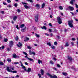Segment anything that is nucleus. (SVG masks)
Segmentation results:
<instances>
[{
	"label": "nucleus",
	"instance_id": "1",
	"mask_svg": "<svg viewBox=\"0 0 78 78\" xmlns=\"http://www.w3.org/2000/svg\"><path fill=\"white\" fill-rule=\"evenodd\" d=\"M73 22V20H72L69 21H68V24L69 25V27H70L71 28H72L73 27V24H72Z\"/></svg>",
	"mask_w": 78,
	"mask_h": 78
},
{
	"label": "nucleus",
	"instance_id": "2",
	"mask_svg": "<svg viewBox=\"0 0 78 78\" xmlns=\"http://www.w3.org/2000/svg\"><path fill=\"white\" fill-rule=\"evenodd\" d=\"M6 70L9 72H12L13 73H17L16 71H12L11 69H9V67H7Z\"/></svg>",
	"mask_w": 78,
	"mask_h": 78
},
{
	"label": "nucleus",
	"instance_id": "3",
	"mask_svg": "<svg viewBox=\"0 0 78 78\" xmlns=\"http://www.w3.org/2000/svg\"><path fill=\"white\" fill-rule=\"evenodd\" d=\"M46 74L47 75H48L49 76H50L51 78H58L57 76L55 75H54V76H53L48 73H47Z\"/></svg>",
	"mask_w": 78,
	"mask_h": 78
},
{
	"label": "nucleus",
	"instance_id": "4",
	"mask_svg": "<svg viewBox=\"0 0 78 78\" xmlns=\"http://www.w3.org/2000/svg\"><path fill=\"white\" fill-rule=\"evenodd\" d=\"M22 4L24 5V7H25L26 9H28V8H30V7L28 6L27 5V3H23V2H22Z\"/></svg>",
	"mask_w": 78,
	"mask_h": 78
},
{
	"label": "nucleus",
	"instance_id": "5",
	"mask_svg": "<svg viewBox=\"0 0 78 78\" xmlns=\"http://www.w3.org/2000/svg\"><path fill=\"white\" fill-rule=\"evenodd\" d=\"M57 20L58 23L59 24H61V23H62V20H61V17H57Z\"/></svg>",
	"mask_w": 78,
	"mask_h": 78
},
{
	"label": "nucleus",
	"instance_id": "6",
	"mask_svg": "<svg viewBox=\"0 0 78 78\" xmlns=\"http://www.w3.org/2000/svg\"><path fill=\"white\" fill-rule=\"evenodd\" d=\"M25 58H27L28 60H29V61H32V62H34V61L33 59L31 58H28V56H25Z\"/></svg>",
	"mask_w": 78,
	"mask_h": 78
},
{
	"label": "nucleus",
	"instance_id": "7",
	"mask_svg": "<svg viewBox=\"0 0 78 78\" xmlns=\"http://www.w3.org/2000/svg\"><path fill=\"white\" fill-rule=\"evenodd\" d=\"M13 58H19V56L15 54H13Z\"/></svg>",
	"mask_w": 78,
	"mask_h": 78
},
{
	"label": "nucleus",
	"instance_id": "8",
	"mask_svg": "<svg viewBox=\"0 0 78 78\" xmlns=\"http://www.w3.org/2000/svg\"><path fill=\"white\" fill-rule=\"evenodd\" d=\"M35 20L36 22H38V16L37 15L36 16L35 18Z\"/></svg>",
	"mask_w": 78,
	"mask_h": 78
},
{
	"label": "nucleus",
	"instance_id": "9",
	"mask_svg": "<svg viewBox=\"0 0 78 78\" xmlns=\"http://www.w3.org/2000/svg\"><path fill=\"white\" fill-rule=\"evenodd\" d=\"M35 7H36L37 9H39V8H40V5L39 4H37L35 5Z\"/></svg>",
	"mask_w": 78,
	"mask_h": 78
},
{
	"label": "nucleus",
	"instance_id": "10",
	"mask_svg": "<svg viewBox=\"0 0 78 78\" xmlns=\"http://www.w3.org/2000/svg\"><path fill=\"white\" fill-rule=\"evenodd\" d=\"M68 8L71 11H73V10H74V8L73 7L69 6V7Z\"/></svg>",
	"mask_w": 78,
	"mask_h": 78
},
{
	"label": "nucleus",
	"instance_id": "11",
	"mask_svg": "<svg viewBox=\"0 0 78 78\" xmlns=\"http://www.w3.org/2000/svg\"><path fill=\"white\" fill-rule=\"evenodd\" d=\"M14 43V42L12 41H11L9 42V44H10V47H11L12 45H13V44Z\"/></svg>",
	"mask_w": 78,
	"mask_h": 78
},
{
	"label": "nucleus",
	"instance_id": "12",
	"mask_svg": "<svg viewBox=\"0 0 78 78\" xmlns=\"http://www.w3.org/2000/svg\"><path fill=\"white\" fill-rule=\"evenodd\" d=\"M41 28L43 30H47V27H46V26H43V27H41Z\"/></svg>",
	"mask_w": 78,
	"mask_h": 78
},
{
	"label": "nucleus",
	"instance_id": "13",
	"mask_svg": "<svg viewBox=\"0 0 78 78\" xmlns=\"http://www.w3.org/2000/svg\"><path fill=\"white\" fill-rule=\"evenodd\" d=\"M41 73L42 75H44V71L42 69H41Z\"/></svg>",
	"mask_w": 78,
	"mask_h": 78
},
{
	"label": "nucleus",
	"instance_id": "14",
	"mask_svg": "<svg viewBox=\"0 0 78 78\" xmlns=\"http://www.w3.org/2000/svg\"><path fill=\"white\" fill-rule=\"evenodd\" d=\"M17 16H14L13 18L14 21H16V20L17 19Z\"/></svg>",
	"mask_w": 78,
	"mask_h": 78
},
{
	"label": "nucleus",
	"instance_id": "15",
	"mask_svg": "<svg viewBox=\"0 0 78 78\" xmlns=\"http://www.w3.org/2000/svg\"><path fill=\"white\" fill-rule=\"evenodd\" d=\"M29 40V38L27 37H26V39L24 40V42H27Z\"/></svg>",
	"mask_w": 78,
	"mask_h": 78
},
{
	"label": "nucleus",
	"instance_id": "16",
	"mask_svg": "<svg viewBox=\"0 0 78 78\" xmlns=\"http://www.w3.org/2000/svg\"><path fill=\"white\" fill-rule=\"evenodd\" d=\"M75 0H72L70 2V3L71 5H73V2H75Z\"/></svg>",
	"mask_w": 78,
	"mask_h": 78
},
{
	"label": "nucleus",
	"instance_id": "17",
	"mask_svg": "<svg viewBox=\"0 0 78 78\" xmlns=\"http://www.w3.org/2000/svg\"><path fill=\"white\" fill-rule=\"evenodd\" d=\"M27 71L28 72H30V71H31V68H28Z\"/></svg>",
	"mask_w": 78,
	"mask_h": 78
},
{
	"label": "nucleus",
	"instance_id": "18",
	"mask_svg": "<svg viewBox=\"0 0 78 78\" xmlns=\"http://www.w3.org/2000/svg\"><path fill=\"white\" fill-rule=\"evenodd\" d=\"M38 62L39 64H42V61L41 60H38Z\"/></svg>",
	"mask_w": 78,
	"mask_h": 78
},
{
	"label": "nucleus",
	"instance_id": "19",
	"mask_svg": "<svg viewBox=\"0 0 78 78\" xmlns=\"http://www.w3.org/2000/svg\"><path fill=\"white\" fill-rule=\"evenodd\" d=\"M51 47L52 49H53V50H55V49L56 48V47H55V46L54 45H52L51 46Z\"/></svg>",
	"mask_w": 78,
	"mask_h": 78
},
{
	"label": "nucleus",
	"instance_id": "20",
	"mask_svg": "<svg viewBox=\"0 0 78 78\" xmlns=\"http://www.w3.org/2000/svg\"><path fill=\"white\" fill-rule=\"evenodd\" d=\"M69 43H68V42H67L65 44V46L68 47V46H69Z\"/></svg>",
	"mask_w": 78,
	"mask_h": 78
},
{
	"label": "nucleus",
	"instance_id": "21",
	"mask_svg": "<svg viewBox=\"0 0 78 78\" xmlns=\"http://www.w3.org/2000/svg\"><path fill=\"white\" fill-rule=\"evenodd\" d=\"M35 36H36L37 37H38V38L40 37V35L39 34H37L36 33L35 34Z\"/></svg>",
	"mask_w": 78,
	"mask_h": 78
},
{
	"label": "nucleus",
	"instance_id": "22",
	"mask_svg": "<svg viewBox=\"0 0 78 78\" xmlns=\"http://www.w3.org/2000/svg\"><path fill=\"white\" fill-rule=\"evenodd\" d=\"M68 59L70 60H72V57H70L69 56H68Z\"/></svg>",
	"mask_w": 78,
	"mask_h": 78
},
{
	"label": "nucleus",
	"instance_id": "23",
	"mask_svg": "<svg viewBox=\"0 0 78 78\" xmlns=\"http://www.w3.org/2000/svg\"><path fill=\"white\" fill-rule=\"evenodd\" d=\"M20 63L21 64V66L22 67V68L23 67H24L25 66H23V64L22 63V62L20 61Z\"/></svg>",
	"mask_w": 78,
	"mask_h": 78
},
{
	"label": "nucleus",
	"instance_id": "24",
	"mask_svg": "<svg viewBox=\"0 0 78 78\" xmlns=\"http://www.w3.org/2000/svg\"><path fill=\"white\" fill-rule=\"evenodd\" d=\"M59 8L60 10H62V9H63V7H62V6H59Z\"/></svg>",
	"mask_w": 78,
	"mask_h": 78
},
{
	"label": "nucleus",
	"instance_id": "25",
	"mask_svg": "<svg viewBox=\"0 0 78 78\" xmlns=\"http://www.w3.org/2000/svg\"><path fill=\"white\" fill-rule=\"evenodd\" d=\"M44 6H45V3H43V4H42L41 5L42 8H44Z\"/></svg>",
	"mask_w": 78,
	"mask_h": 78
},
{
	"label": "nucleus",
	"instance_id": "26",
	"mask_svg": "<svg viewBox=\"0 0 78 78\" xmlns=\"http://www.w3.org/2000/svg\"><path fill=\"white\" fill-rule=\"evenodd\" d=\"M62 74L63 75L65 76H66V75H67V73H63Z\"/></svg>",
	"mask_w": 78,
	"mask_h": 78
},
{
	"label": "nucleus",
	"instance_id": "27",
	"mask_svg": "<svg viewBox=\"0 0 78 78\" xmlns=\"http://www.w3.org/2000/svg\"><path fill=\"white\" fill-rule=\"evenodd\" d=\"M25 29H26V27H24V28L22 29L21 30V31H22V32H23V31H25Z\"/></svg>",
	"mask_w": 78,
	"mask_h": 78
},
{
	"label": "nucleus",
	"instance_id": "28",
	"mask_svg": "<svg viewBox=\"0 0 78 78\" xmlns=\"http://www.w3.org/2000/svg\"><path fill=\"white\" fill-rule=\"evenodd\" d=\"M25 27V25L24 24H22L20 26V28H23V27Z\"/></svg>",
	"mask_w": 78,
	"mask_h": 78
},
{
	"label": "nucleus",
	"instance_id": "29",
	"mask_svg": "<svg viewBox=\"0 0 78 78\" xmlns=\"http://www.w3.org/2000/svg\"><path fill=\"white\" fill-rule=\"evenodd\" d=\"M7 60L8 62H11V60L10 58H8L7 59Z\"/></svg>",
	"mask_w": 78,
	"mask_h": 78
},
{
	"label": "nucleus",
	"instance_id": "30",
	"mask_svg": "<svg viewBox=\"0 0 78 78\" xmlns=\"http://www.w3.org/2000/svg\"><path fill=\"white\" fill-rule=\"evenodd\" d=\"M54 44L55 45H58V42L56 41L54 43Z\"/></svg>",
	"mask_w": 78,
	"mask_h": 78
},
{
	"label": "nucleus",
	"instance_id": "31",
	"mask_svg": "<svg viewBox=\"0 0 78 78\" xmlns=\"http://www.w3.org/2000/svg\"><path fill=\"white\" fill-rule=\"evenodd\" d=\"M22 68H23V69L25 71H27V69H26V67H25V66H24V67H23Z\"/></svg>",
	"mask_w": 78,
	"mask_h": 78
},
{
	"label": "nucleus",
	"instance_id": "32",
	"mask_svg": "<svg viewBox=\"0 0 78 78\" xmlns=\"http://www.w3.org/2000/svg\"><path fill=\"white\" fill-rule=\"evenodd\" d=\"M0 65H2V66H3L4 65V63L2 62H0Z\"/></svg>",
	"mask_w": 78,
	"mask_h": 78
},
{
	"label": "nucleus",
	"instance_id": "33",
	"mask_svg": "<svg viewBox=\"0 0 78 78\" xmlns=\"http://www.w3.org/2000/svg\"><path fill=\"white\" fill-rule=\"evenodd\" d=\"M47 45H48L50 47H51V44L50 43H48L47 44Z\"/></svg>",
	"mask_w": 78,
	"mask_h": 78
},
{
	"label": "nucleus",
	"instance_id": "34",
	"mask_svg": "<svg viewBox=\"0 0 78 78\" xmlns=\"http://www.w3.org/2000/svg\"><path fill=\"white\" fill-rule=\"evenodd\" d=\"M4 41L5 42H7V41H8V39H7V38L4 39Z\"/></svg>",
	"mask_w": 78,
	"mask_h": 78
},
{
	"label": "nucleus",
	"instance_id": "35",
	"mask_svg": "<svg viewBox=\"0 0 78 78\" xmlns=\"http://www.w3.org/2000/svg\"><path fill=\"white\" fill-rule=\"evenodd\" d=\"M27 48H28V49H29V50H30L31 49V47L30 46H27Z\"/></svg>",
	"mask_w": 78,
	"mask_h": 78
},
{
	"label": "nucleus",
	"instance_id": "36",
	"mask_svg": "<svg viewBox=\"0 0 78 78\" xmlns=\"http://www.w3.org/2000/svg\"><path fill=\"white\" fill-rule=\"evenodd\" d=\"M15 39L16 41H18V39H19V38L17 36L16 37H15Z\"/></svg>",
	"mask_w": 78,
	"mask_h": 78
},
{
	"label": "nucleus",
	"instance_id": "37",
	"mask_svg": "<svg viewBox=\"0 0 78 78\" xmlns=\"http://www.w3.org/2000/svg\"><path fill=\"white\" fill-rule=\"evenodd\" d=\"M50 63L52 64H54V62L51 60L50 61Z\"/></svg>",
	"mask_w": 78,
	"mask_h": 78
},
{
	"label": "nucleus",
	"instance_id": "38",
	"mask_svg": "<svg viewBox=\"0 0 78 78\" xmlns=\"http://www.w3.org/2000/svg\"><path fill=\"white\" fill-rule=\"evenodd\" d=\"M48 31H49V32H51L52 31V29H49Z\"/></svg>",
	"mask_w": 78,
	"mask_h": 78
},
{
	"label": "nucleus",
	"instance_id": "39",
	"mask_svg": "<svg viewBox=\"0 0 78 78\" xmlns=\"http://www.w3.org/2000/svg\"><path fill=\"white\" fill-rule=\"evenodd\" d=\"M14 5L15 7H17V4L16 3L15 4H14Z\"/></svg>",
	"mask_w": 78,
	"mask_h": 78
},
{
	"label": "nucleus",
	"instance_id": "40",
	"mask_svg": "<svg viewBox=\"0 0 78 78\" xmlns=\"http://www.w3.org/2000/svg\"><path fill=\"white\" fill-rule=\"evenodd\" d=\"M23 54H24V55H26V56H27V54L26 53V52H23Z\"/></svg>",
	"mask_w": 78,
	"mask_h": 78
},
{
	"label": "nucleus",
	"instance_id": "41",
	"mask_svg": "<svg viewBox=\"0 0 78 78\" xmlns=\"http://www.w3.org/2000/svg\"><path fill=\"white\" fill-rule=\"evenodd\" d=\"M23 54H24V55H26V56H27V54L26 53V52H23Z\"/></svg>",
	"mask_w": 78,
	"mask_h": 78
},
{
	"label": "nucleus",
	"instance_id": "42",
	"mask_svg": "<svg viewBox=\"0 0 78 78\" xmlns=\"http://www.w3.org/2000/svg\"><path fill=\"white\" fill-rule=\"evenodd\" d=\"M71 14H72L73 16H75V14H74V13H73V12H70Z\"/></svg>",
	"mask_w": 78,
	"mask_h": 78
},
{
	"label": "nucleus",
	"instance_id": "43",
	"mask_svg": "<svg viewBox=\"0 0 78 78\" xmlns=\"http://www.w3.org/2000/svg\"><path fill=\"white\" fill-rule=\"evenodd\" d=\"M38 75L39 76V78H41V74H38Z\"/></svg>",
	"mask_w": 78,
	"mask_h": 78
},
{
	"label": "nucleus",
	"instance_id": "44",
	"mask_svg": "<svg viewBox=\"0 0 78 78\" xmlns=\"http://www.w3.org/2000/svg\"><path fill=\"white\" fill-rule=\"evenodd\" d=\"M19 44L20 46H22V43H20L19 42Z\"/></svg>",
	"mask_w": 78,
	"mask_h": 78
},
{
	"label": "nucleus",
	"instance_id": "45",
	"mask_svg": "<svg viewBox=\"0 0 78 78\" xmlns=\"http://www.w3.org/2000/svg\"><path fill=\"white\" fill-rule=\"evenodd\" d=\"M7 2L8 3H11V1H10V0H7Z\"/></svg>",
	"mask_w": 78,
	"mask_h": 78
},
{
	"label": "nucleus",
	"instance_id": "46",
	"mask_svg": "<svg viewBox=\"0 0 78 78\" xmlns=\"http://www.w3.org/2000/svg\"><path fill=\"white\" fill-rule=\"evenodd\" d=\"M76 39L74 38H72V40L73 41H75Z\"/></svg>",
	"mask_w": 78,
	"mask_h": 78
},
{
	"label": "nucleus",
	"instance_id": "47",
	"mask_svg": "<svg viewBox=\"0 0 78 78\" xmlns=\"http://www.w3.org/2000/svg\"><path fill=\"white\" fill-rule=\"evenodd\" d=\"M4 11H2L1 12V14H4Z\"/></svg>",
	"mask_w": 78,
	"mask_h": 78
},
{
	"label": "nucleus",
	"instance_id": "48",
	"mask_svg": "<svg viewBox=\"0 0 78 78\" xmlns=\"http://www.w3.org/2000/svg\"><path fill=\"white\" fill-rule=\"evenodd\" d=\"M1 48L2 49H4L5 48V46H2Z\"/></svg>",
	"mask_w": 78,
	"mask_h": 78
},
{
	"label": "nucleus",
	"instance_id": "49",
	"mask_svg": "<svg viewBox=\"0 0 78 78\" xmlns=\"http://www.w3.org/2000/svg\"><path fill=\"white\" fill-rule=\"evenodd\" d=\"M32 54L34 55H36V54L35 53V52H32Z\"/></svg>",
	"mask_w": 78,
	"mask_h": 78
},
{
	"label": "nucleus",
	"instance_id": "50",
	"mask_svg": "<svg viewBox=\"0 0 78 78\" xmlns=\"http://www.w3.org/2000/svg\"><path fill=\"white\" fill-rule=\"evenodd\" d=\"M57 66L58 67H61V66H60V65L59 64H58L57 65Z\"/></svg>",
	"mask_w": 78,
	"mask_h": 78
},
{
	"label": "nucleus",
	"instance_id": "51",
	"mask_svg": "<svg viewBox=\"0 0 78 78\" xmlns=\"http://www.w3.org/2000/svg\"><path fill=\"white\" fill-rule=\"evenodd\" d=\"M7 7H9V8H11V5H8L7 6Z\"/></svg>",
	"mask_w": 78,
	"mask_h": 78
},
{
	"label": "nucleus",
	"instance_id": "52",
	"mask_svg": "<svg viewBox=\"0 0 78 78\" xmlns=\"http://www.w3.org/2000/svg\"><path fill=\"white\" fill-rule=\"evenodd\" d=\"M76 7V8H77L78 9V6L76 5V4H75Z\"/></svg>",
	"mask_w": 78,
	"mask_h": 78
},
{
	"label": "nucleus",
	"instance_id": "53",
	"mask_svg": "<svg viewBox=\"0 0 78 78\" xmlns=\"http://www.w3.org/2000/svg\"><path fill=\"white\" fill-rule=\"evenodd\" d=\"M27 1H28V2H32L33 1H32V0H27Z\"/></svg>",
	"mask_w": 78,
	"mask_h": 78
},
{
	"label": "nucleus",
	"instance_id": "54",
	"mask_svg": "<svg viewBox=\"0 0 78 78\" xmlns=\"http://www.w3.org/2000/svg\"><path fill=\"white\" fill-rule=\"evenodd\" d=\"M13 64H19V63L18 62H14V63H13Z\"/></svg>",
	"mask_w": 78,
	"mask_h": 78
},
{
	"label": "nucleus",
	"instance_id": "55",
	"mask_svg": "<svg viewBox=\"0 0 78 78\" xmlns=\"http://www.w3.org/2000/svg\"><path fill=\"white\" fill-rule=\"evenodd\" d=\"M29 54L30 55H31V50L29 51Z\"/></svg>",
	"mask_w": 78,
	"mask_h": 78
},
{
	"label": "nucleus",
	"instance_id": "56",
	"mask_svg": "<svg viewBox=\"0 0 78 78\" xmlns=\"http://www.w3.org/2000/svg\"><path fill=\"white\" fill-rule=\"evenodd\" d=\"M3 5H7V4H6V3L5 2H3Z\"/></svg>",
	"mask_w": 78,
	"mask_h": 78
},
{
	"label": "nucleus",
	"instance_id": "57",
	"mask_svg": "<svg viewBox=\"0 0 78 78\" xmlns=\"http://www.w3.org/2000/svg\"><path fill=\"white\" fill-rule=\"evenodd\" d=\"M49 25L50 27H52V25H51V23H49Z\"/></svg>",
	"mask_w": 78,
	"mask_h": 78
},
{
	"label": "nucleus",
	"instance_id": "58",
	"mask_svg": "<svg viewBox=\"0 0 78 78\" xmlns=\"http://www.w3.org/2000/svg\"><path fill=\"white\" fill-rule=\"evenodd\" d=\"M25 65H27V66H28V65L27 62H25Z\"/></svg>",
	"mask_w": 78,
	"mask_h": 78
},
{
	"label": "nucleus",
	"instance_id": "59",
	"mask_svg": "<svg viewBox=\"0 0 78 78\" xmlns=\"http://www.w3.org/2000/svg\"><path fill=\"white\" fill-rule=\"evenodd\" d=\"M71 44L72 45H74V43L73 42H71Z\"/></svg>",
	"mask_w": 78,
	"mask_h": 78
},
{
	"label": "nucleus",
	"instance_id": "60",
	"mask_svg": "<svg viewBox=\"0 0 78 78\" xmlns=\"http://www.w3.org/2000/svg\"><path fill=\"white\" fill-rule=\"evenodd\" d=\"M51 36H53V34L51 33L50 34V37H51Z\"/></svg>",
	"mask_w": 78,
	"mask_h": 78
},
{
	"label": "nucleus",
	"instance_id": "61",
	"mask_svg": "<svg viewBox=\"0 0 78 78\" xmlns=\"http://www.w3.org/2000/svg\"><path fill=\"white\" fill-rule=\"evenodd\" d=\"M75 20H76V21L77 22L78 21V20L76 19V18H75Z\"/></svg>",
	"mask_w": 78,
	"mask_h": 78
},
{
	"label": "nucleus",
	"instance_id": "62",
	"mask_svg": "<svg viewBox=\"0 0 78 78\" xmlns=\"http://www.w3.org/2000/svg\"><path fill=\"white\" fill-rule=\"evenodd\" d=\"M45 35H46V36H49V34L47 33H45Z\"/></svg>",
	"mask_w": 78,
	"mask_h": 78
},
{
	"label": "nucleus",
	"instance_id": "63",
	"mask_svg": "<svg viewBox=\"0 0 78 78\" xmlns=\"http://www.w3.org/2000/svg\"><path fill=\"white\" fill-rule=\"evenodd\" d=\"M7 51H9L10 49L9 48H7Z\"/></svg>",
	"mask_w": 78,
	"mask_h": 78
},
{
	"label": "nucleus",
	"instance_id": "64",
	"mask_svg": "<svg viewBox=\"0 0 78 78\" xmlns=\"http://www.w3.org/2000/svg\"><path fill=\"white\" fill-rule=\"evenodd\" d=\"M72 69H74V66H73L72 67Z\"/></svg>",
	"mask_w": 78,
	"mask_h": 78
}]
</instances>
